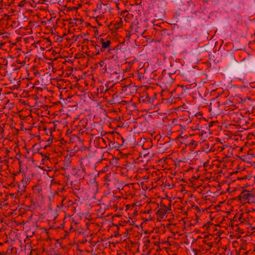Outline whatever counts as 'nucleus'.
<instances>
[{"instance_id": "obj_2", "label": "nucleus", "mask_w": 255, "mask_h": 255, "mask_svg": "<svg viewBox=\"0 0 255 255\" xmlns=\"http://www.w3.org/2000/svg\"><path fill=\"white\" fill-rule=\"evenodd\" d=\"M160 219H163L164 218L163 214H165L166 213H168L170 210L168 209V208L165 206L164 205H162L160 203Z\"/></svg>"}, {"instance_id": "obj_4", "label": "nucleus", "mask_w": 255, "mask_h": 255, "mask_svg": "<svg viewBox=\"0 0 255 255\" xmlns=\"http://www.w3.org/2000/svg\"><path fill=\"white\" fill-rule=\"evenodd\" d=\"M95 49L96 50V53L95 55H96L99 54L100 51L103 52L104 51V50H103V49L99 45L95 46Z\"/></svg>"}, {"instance_id": "obj_8", "label": "nucleus", "mask_w": 255, "mask_h": 255, "mask_svg": "<svg viewBox=\"0 0 255 255\" xmlns=\"http://www.w3.org/2000/svg\"><path fill=\"white\" fill-rule=\"evenodd\" d=\"M157 238H158V241L156 242L155 245H157V247L159 248V235H157Z\"/></svg>"}, {"instance_id": "obj_6", "label": "nucleus", "mask_w": 255, "mask_h": 255, "mask_svg": "<svg viewBox=\"0 0 255 255\" xmlns=\"http://www.w3.org/2000/svg\"><path fill=\"white\" fill-rule=\"evenodd\" d=\"M155 214L157 216V221H159V208L157 210V211L155 212Z\"/></svg>"}, {"instance_id": "obj_23", "label": "nucleus", "mask_w": 255, "mask_h": 255, "mask_svg": "<svg viewBox=\"0 0 255 255\" xmlns=\"http://www.w3.org/2000/svg\"><path fill=\"white\" fill-rule=\"evenodd\" d=\"M18 188L20 189V184H19L18 186Z\"/></svg>"}, {"instance_id": "obj_9", "label": "nucleus", "mask_w": 255, "mask_h": 255, "mask_svg": "<svg viewBox=\"0 0 255 255\" xmlns=\"http://www.w3.org/2000/svg\"><path fill=\"white\" fill-rule=\"evenodd\" d=\"M91 46H94V48L95 47V46H97V44H96V42H95V41H92H92H91Z\"/></svg>"}, {"instance_id": "obj_18", "label": "nucleus", "mask_w": 255, "mask_h": 255, "mask_svg": "<svg viewBox=\"0 0 255 255\" xmlns=\"http://www.w3.org/2000/svg\"><path fill=\"white\" fill-rule=\"evenodd\" d=\"M156 251H157V253H156V254L155 255H159V253L158 252V248L156 249Z\"/></svg>"}, {"instance_id": "obj_14", "label": "nucleus", "mask_w": 255, "mask_h": 255, "mask_svg": "<svg viewBox=\"0 0 255 255\" xmlns=\"http://www.w3.org/2000/svg\"><path fill=\"white\" fill-rule=\"evenodd\" d=\"M82 37V36L81 35H77V36H76V39H75V40H77V39H78V38H79V37Z\"/></svg>"}, {"instance_id": "obj_1", "label": "nucleus", "mask_w": 255, "mask_h": 255, "mask_svg": "<svg viewBox=\"0 0 255 255\" xmlns=\"http://www.w3.org/2000/svg\"><path fill=\"white\" fill-rule=\"evenodd\" d=\"M98 42L102 45V48L103 49H107L110 47L111 42L108 40L105 41L103 38H100L98 39Z\"/></svg>"}, {"instance_id": "obj_5", "label": "nucleus", "mask_w": 255, "mask_h": 255, "mask_svg": "<svg viewBox=\"0 0 255 255\" xmlns=\"http://www.w3.org/2000/svg\"><path fill=\"white\" fill-rule=\"evenodd\" d=\"M33 190L35 193H40L42 191V188L39 185H36L33 187Z\"/></svg>"}, {"instance_id": "obj_19", "label": "nucleus", "mask_w": 255, "mask_h": 255, "mask_svg": "<svg viewBox=\"0 0 255 255\" xmlns=\"http://www.w3.org/2000/svg\"><path fill=\"white\" fill-rule=\"evenodd\" d=\"M159 180V177H157V179H156V181H155V182H156L157 181Z\"/></svg>"}, {"instance_id": "obj_20", "label": "nucleus", "mask_w": 255, "mask_h": 255, "mask_svg": "<svg viewBox=\"0 0 255 255\" xmlns=\"http://www.w3.org/2000/svg\"><path fill=\"white\" fill-rule=\"evenodd\" d=\"M161 148H162V147L160 146V151L164 152V150H162V149H161Z\"/></svg>"}, {"instance_id": "obj_16", "label": "nucleus", "mask_w": 255, "mask_h": 255, "mask_svg": "<svg viewBox=\"0 0 255 255\" xmlns=\"http://www.w3.org/2000/svg\"><path fill=\"white\" fill-rule=\"evenodd\" d=\"M21 184H22V187L25 188L26 185H24V183L23 181H22Z\"/></svg>"}, {"instance_id": "obj_24", "label": "nucleus", "mask_w": 255, "mask_h": 255, "mask_svg": "<svg viewBox=\"0 0 255 255\" xmlns=\"http://www.w3.org/2000/svg\"><path fill=\"white\" fill-rule=\"evenodd\" d=\"M157 142H158L159 141V138L157 139Z\"/></svg>"}, {"instance_id": "obj_22", "label": "nucleus", "mask_w": 255, "mask_h": 255, "mask_svg": "<svg viewBox=\"0 0 255 255\" xmlns=\"http://www.w3.org/2000/svg\"><path fill=\"white\" fill-rule=\"evenodd\" d=\"M152 238H154V239H156V237H154V236H152Z\"/></svg>"}, {"instance_id": "obj_10", "label": "nucleus", "mask_w": 255, "mask_h": 255, "mask_svg": "<svg viewBox=\"0 0 255 255\" xmlns=\"http://www.w3.org/2000/svg\"><path fill=\"white\" fill-rule=\"evenodd\" d=\"M151 1L153 2V5H154V6H155V5H157L156 3L157 0H152Z\"/></svg>"}, {"instance_id": "obj_3", "label": "nucleus", "mask_w": 255, "mask_h": 255, "mask_svg": "<svg viewBox=\"0 0 255 255\" xmlns=\"http://www.w3.org/2000/svg\"><path fill=\"white\" fill-rule=\"evenodd\" d=\"M154 17H155L153 18V19L152 21V22L153 24V25L159 26V22L158 21L159 19L158 18V16H157V14H156L155 15Z\"/></svg>"}, {"instance_id": "obj_17", "label": "nucleus", "mask_w": 255, "mask_h": 255, "mask_svg": "<svg viewBox=\"0 0 255 255\" xmlns=\"http://www.w3.org/2000/svg\"><path fill=\"white\" fill-rule=\"evenodd\" d=\"M157 95V93H154V96H153L154 98H156Z\"/></svg>"}, {"instance_id": "obj_21", "label": "nucleus", "mask_w": 255, "mask_h": 255, "mask_svg": "<svg viewBox=\"0 0 255 255\" xmlns=\"http://www.w3.org/2000/svg\"><path fill=\"white\" fill-rule=\"evenodd\" d=\"M168 146H169V143H167L166 144L165 147L166 148Z\"/></svg>"}, {"instance_id": "obj_11", "label": "nucleus", "mask_w": 255, "mask_h": 255, "mask_svg": "<svg viewBox=\"0 0 255 255\" xmlns=\"http://www.w3.org/2000/svg\"><path fill=\"white\" fill-rule=\"evenodd\" d=\"M130 34H128V35H127L126 37H125V39H127V40H129V38H130Z\"/></svg>"}, {"instance_id": "obj_13", "label": "nucleus", "mask_w": 255, "mask_h": 255, "mask_svg": "<svg viewBox=\"0 0 255 255\" xmlns=\"http://www.w3.org/2000/svg\"><path fill=\"white\" fill-rule=\"evenodd\" d=\"M149 154V152H148L147 153L146 152H144V153L143 154V157H145L146 156H148Z\"/></svg>"}, {"instance_id": "obj_7", "label": "nucleus", "mask_w": 255, "mask_h": 255, "mask_svg": "<svg viewBox=\"0 0 255 255\" xmlns=\"http://www.w3.org/2000/svg\"><path fill=\"white\" fill-rule=\"evenodd\" d=\"M150 114H151V116H157L158 115V111H153L152 112H151Z\"/></svg>"}, {"instance_id": "obj_12", "label": "nucleus", "mask_w": 255, "mask_h": 255, "mask_svg": "<svg viewBox=\"0 0 255 255\" xmlns=\"http://www.w3.org/2000/svg\"><path fill=\"white\" fill-rule=\"evenodd\" d=\"M159 228H155V229H154L153 230V232H155V233H158V231H159Z\"/></svg>"}, {"instance_id": "obj_15", "label": "nucleus", "mask_w": 255, "mask_h": 255, "mask_svg": "<svg viewBox=\"0 0 255 255\" xmlns=\"http://www.w3.org/2000/svg\"><path fill=\"white\" fill-rule=\"evenodd\" d=\"M246 196L247 198H248L251 196V194L250 193H248L246 195Z\"/></svg>"}]
</instances>
